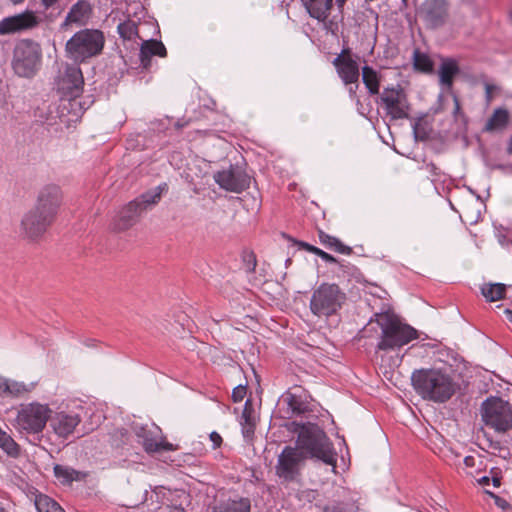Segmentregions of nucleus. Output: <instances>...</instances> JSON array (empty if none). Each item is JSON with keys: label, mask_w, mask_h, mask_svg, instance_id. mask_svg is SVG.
<instances>
[{"label": "nucleus", "mask_w": 512, "mask_h": 512, "mask_svg": "<svg viewBox=\"0 0 512 512\" xmlns=\"http://www.w3.org/2000/svg\"><path fill=\"white\" fill-rule=\"evenodd\" d=\"M92 12L91 5L86 0H78L72 5L65 18V24L79 23L82 24Z\"/></svg>", "instance_id": "nucleus-27"}, {"label": "nucleus", "mask_w": 512, "mask_h": 512, "mask_svg": "<svg viewBox=\"0 0 512 512\" xmlns=\"http://www.w3.org/2000/svg\"><path fill=\"white\" fill-rule=\"evenodd\" d=\"M117 31L123 41H132L137 43L138 39L142 40V37L139 35L138 25L134 20L126 19L125 21L120 22L117 26Z\"/></svg>", "instance_id": "nucleus-32"}, {"label": "nucleus", "mask_w": 512, "mask_h": 512, "mask_svg": "<svg viewBox=\"0 0 512 512\" xmlns=\"http://www.w3.org/2000/svg\"><path fill=\"white\" fill-rule=\"evenodd\" d=\"M297 448L310 455L312 458L321 460L327 465L336 468V453L333 445L325 432L317 425L308 423L301 427L298 438Z\"/></svg>", "instance_id": "nucleus-3"}, {"label": "nucleus", "mask_w": 512, "mask_h": 512, "mask_svg": "<svg viewBox=\"0 0 512 512\" xmlns=\"http://www.w3.org/2000/svg\"><path fill=\"white\" fill-rule=\"evenodd\" d=\"M166 55L167 50L161 41L154 39H142L139 58L143 68L148 69L150 67L152 56L166 57Z\"/></svg>", "instance_id": "nucleus-22"}, {"label": "nucleus", "mask_w": 512, "mask_h": 512, "mask_svg": "<svg viewBox=\"0 0 512 512\" xmlns=\"http://www.w3.org/2000/svg\"><path fill=\"white\" fill-rule=\"evenodd\" d=\"M36 387L35 382L24 383L8 379V389L6 397H22L34 390Z\"/></svg>", "instance_id": "nucleus-33"}, {"label": "nucleus", "mask_w": 512, "mask_h": 512, "mask_svg": "<svg viewBox=\"0 0 512 512\" xmlns=\"http://www.w3.org/2000/svg\"><path fill=\"white\" fill-rule=\"evenodd\" d=\"M54 222L34 208L27 211L21 220L22 235L32 241L40 239Z\"/></svg>", "instance_id": "nucleus-16"}, {"label": "nucleus", "mask_w": 512, "mask_h": 512, "mask_svg": "<svg viewBox=\"0 0 512 512\" xmlns=\"http://www.w3.org/2000/svg\"><path fill=\"white\" fill-rule=\"evenodd\" d=\"M375 322L381 329L376 349L394 351L409 344L418 338V331L412 326L403 323L394 313L389 311L377 312L370 319L368 325Z\"/></svg>", "instance_id": "nucleus-2"}, {"label": "nucleus", "mask_w": 512, "mask_h": 512, "mask_svg": "<svg viewBox=\"0 0 512 512\" xmlns=\"http://www.w3.org/2000/svg\"><path fill=\"white\" fill-rule=\"evenodd\" d=\"M50 414L48 405L38 402L22 404L15 419L16 427L28 434L40 433L45 428Z\"/></svg>", "instance_id": "nucleus-8"}, {"label": "nucleus", "mask_w": 512, "mask_h": 512, "mask_svg": "<svg viewBox=\"0 0 512 512\" xmlns=\"http://www.w3.org/2000/svg\"><path fill=\"white\" fill-rule=\"evenodd\" d=\"M14 4H18V3H21L23 2L24 0H11Z\"/></svg>", "instance_id": "nucleus-59"}, {"label": "nucleus", "mask_w": 512, "mask_h": 512, "mask_svg": "<svg viewBox=\"0 0 512 512\" xmlns=\"http://www.w3.org/2000/svg\"><path fill=\"white\" fill-rule=\"evenodd\" d=\"M319 512H357L358 506L352 499L331 500L326 504H316Z\"/></svg>", "instance_id": "nucleus-30"}, {"label": "nucleus", "mask_w": 512, "mask_h": 512, "mask_svg": "<svg viewBox=\"0 0 512 512\" xmlns=\"http://www.w3.org/2000/svg\"><path fill=\"white\" fill-rule=\"evenodd\" d=\"M316 255L319 256L326 263L334 264V263L338 262L337 259L333 255L321 250L320 248L318 249Z\"/></svg>", "instance_id": "nucleus-43"}, {"label": "nucleus", "mask_w": 512, "mask_h": 512, "mask_svg": "<svg viewBox=\"0 0 512 512\" xmlns=\"http://www.w3.org/2000/svg\"><path fill=\"white\" fill-rule=\"evenodd\" d=\"M294 244L297 245L299 248L304 249L310 253L317 254L318 247L313 246L309 243L303 242V241H294Z\"/></svg>", "instance_id": "nucleus-44"}, {"label": "nucleus", "mask_w": 512, "mask_h": 512, "mask_svg": "<svg viewBox=\"0 0 512 512\" xmlns=\"http://www.w3.org/2000/svg\"><path fill=\"white\" fill-rule=\"evenodd\" d=\"M367 332H368V329H367V327H365V328H364V330H363V333H364L363 337H365V336H366V333H367Z\"/></svg>", "instance_id": "nucleus-60"}, {"label": "nucleus", "mask_w": 512, "mask_h": 512, "mask_svg": "<svg viewBox=\"0 0 512 512\" xmlns=\"http://www.w3.org/2000/svg\"><path fill=\"white\" fill-rule=\"evenodd\" d=\"M412 128L416 140L426 141L429 138L430 133L427 123L422 118L415 121Z\"/></svg>", "instance_id": "nucleus-38"}, {"label": "nucleus", "mask_w": 512, "mask_h": 512, "mask_svg": "<svg viewBox=\"0 0 512 512\" xmlns=\"http://www.w3.org/2000/svg\"><path fill=\"white\" fill-rule=\"evenodd\" d=\"M313 19L324 22L330 16L335 0H300Z\"/></svg>", "instance_id": "nucleus-23"}, {"label": "nucleus", "mask_w": 512, "mask_h": 512, "mask_svg": "<svg viewBox=\"0 0 512 512\" xmlns=\"http://www.w3.org/2000/svg\"><path fill=\"white\" fill-rule=\"evenodd\" d=\"M81 418L74 412H58L51 419V426L54 432L60 437H67L78 426Z\"/></svg>", "instance_id": "nucleus-21"}, {"label": "nucleus", "mask_w": 512, "mask_h": 512, "mask_svg": "<svg viewBox=\"0 0 512 512\" xmlns=\"http://www.w3.org/2000/svg\"><path fill=\"white\" fill-rule=\"evenodd\" d=\"M411 382L416 393L422 399L435 403L447 402L456 392L457 384L445 370L421 368L414 370Z\"/></svg>", "instance_id": "nucleus-1"}, {"label": "nucleus", "mask_w": 512, "mask_h": 512, "mask_svg": "<svg viewBox=\"0 0 512 512\" xmlns=\"http://www.w3.org/2000/svg\"><path fill=\"white\" fill-rule=\"evenodd\" d=\"M306 495L308 498H310V496L314 497L315 491H308V492H306Z\"/></svg>", "instance_id": "nucleus-58"}, {"label": "nucleus", "mask_w": 512, "mask_h": 512, "mask_svg": "<svg viewBox=\"0 0 512 512\" xmlns=\"http://www.w3.org/2000/svg\"><path fill=\"white\" fill-rule=\"evenodd\" d=\"M463 463L466 468H473L476 464V458L474 456H466L463 459Z\"/></svg>", "instance_id": "nucleus-49"}, {"label": "nucleus", "mask_w": 512, "mask_h": 512, "mask_svg": "<svg viewBox=\"0 0 512 512\" xmlns=\"http://www.w3.org/2000/svg\"><path fill=\"white\" fill-rule=\"evenodd\" d=\"M250 405V400H247L245 403V407L243 409L242 415H241V421L240 423H254V419L252 417V409L248 406Z\"/></svg>", "instance_id": "nucleus-40"}, {"label": "nucleus", "mask_w": 512, "mask_h": 512, "mask_svg": "<svg viewBox=\"0 0 512 512\" xmlns=\"http://www.w3.org/2000/svg\"><path fill=\"white\" fill-rule=\"evenodd\" d=\"M484 424L496 432L503 433L512 428V409L507 401L499 397L487 398L481 405Z\"/></svg>", "instance_id": "nucleus-7"}, {"label": "nucleus", "mask_w": 512, "mask_h": 512, "mask_svg": "<svg viewBox=\"0 0 512 512\" xmlns=\"http://www.w3.org/2000/svg\"><path fill=\"white\" fill-rule=\"evenodd\" d=\"M414 66L423 72H431L433 69L431 59L426 54L418 51L414 53Z\"/></svg>", "instance_id": "nucleus-37"}, {"label": "nucleus", "mask_w": 512, "mask_h": 512, "mask_svg": "<svg viewBox=\"0 0 512 512\" xmlns=\"http://www.w3.org/2000/svg\"><path fill=\"white\" fill-rule=\"evenodd\" d=\"M349 91H350V93H355V91H354V89L352 87L350 88Z\"/></svg>", "instance_id": "nucleus-61"}, {"label": "nucleus", "mask_w": 512, "mask_h": 512, "mask_svg": "<svg viewBox=\"0 0 512 512\" xmlns=\"http://www.w3.org/2000/svg\"><path fill=\"white\" fill-rule=\"evenodd\" d=\"M63 199V192L60 186L46 184L39 189L32 208L55 222L63 204Z\"/></svg>", "instance_id": "nucleus-13"}, {"label": "nucleus", "mask_w": 512, "mask_h": 512, "mask_svg": "<svg viewBox=\"0 0 512 512\" xmlns=\"http://www.w3.org/2000/svg\"><path fill=\"white\" fill-rule=\"evenodd\" d=\"M454 104H455L454 113L456 114L460 111V103L456 96L454 97Z\"/></svg>", "instance_id": "nucleus-53"}, {"label": "nucleus", "mask_w": 512, "mask_h": 512, "mask_svg": "<svg viewBox=\"0 0 512 512\" xmlns=\"http://www.w3.org/2000/svg\"><path fill=\"white\" fill-rule=\"evenodd\" d=\"M485 98L487 103H490L493 99V92L498 89L497 86L489 83H485Z\"/></svg>", "instance_id": "nucleus-45"}, {"label": "nucleus", "mask_w": 512, "mask_h": 512, "mask_svg": "<svg viewBox=\"0 0 512 512\" xmlns=\"http://www.w3.org/2000/svg\"><path fill=\"white\" fill-rule=\"evenodd\" d=\"M349 53V49L342 50V52L333 59L332 64L345 85L356 84V87H358L360 76L359 66Z\"/></svg>", "instance_id": "nucleus-18"}, {"label": "nucleus", "mask_w": 512, "mask_h": 512, "mask_svg": "<svg viewBox=\"0 0 512 512\" xmlns=\"http://www.w3.org/2000/svg\"><path fill=\"white\" fill-rule=\"evenodd\" d=\"M39 24V18L32 11L5 17L0 21V35H9L32 29Z\"/></svg>", "instance_id": "nucleus-17"}, {"label": "nucleus", "mask_w": 512, "mask_h": 512, "mask_svg": "<svg viewBox=\"0 0 512 512\" xmlns=\"http://www.w3.org/2000/svg\"><path fill=\"white\" fill-rule=\"evenodd\" d=\"M166 189L167 185L164 183L130 201L114 218L112 229L120 232L135 225L143 212L160 201L162 192Z\"/></svg>", "instance_id": "nucleus-4"}, {"label": "nucleus", "mask_w": 512, "mask_h": 512, "mask_svg": "<svg viewBox=\"0 0 512 512\" xmlns=\"http://www.w3.org/2000/svg\"><path fill=\"white\" fill-rule=\"evenodd\" d=\"M58 1L59 0H41L42 5L45 7V9H49L50 7H52Z\"/></svg>", "instance_id": "nucleus-51"}, {"label": "nucleus", "mask_w": 512, "mask_h": 512, "mask_svg": "<svg viewBox=\"0 0 512 512\" xmlns=\"http://www.w3.org/2000/svg\"><path fill=\"white\" fill-rule=\"evenodd\" d=\"M57 86L61 96L69 101L71 108L77 106L81 112L87 109V107H83L86 102L83 103L79 99L84 86V78L79 66L66 65L59 75Z\"/></svg>", "instance_id": "nucleus-9"}, {"label": "nucleus", "mask_w": 512, "mask_h": 512, "mask_svg": "<svg viewBox=\"0 0 512 512\" xmlns=\"http://www.w3.org/2000/svg\"><path fill=\"white\" fill-rule=\"evenodd\" d=\"M508 122V110L502 107L496 108L491 117L487 120L483 131L493 132L496 130H502L508 125Z\"/></svg>", "instance_id": "nucleus-29"}, {"label": "nucleus", "mask_w": 512, "mask_h": 512, "mask_svg": "<svg viewBox=\"0 0 512 512\" xmlns=\"http://www.w3.org/2000/svg\"><path fill=\"white\" fill-rule=\"evenodd\" d=\"M8 389V379L0 376V396L6 397Z\"/></svg>", "instance_id": "nucleus-48"}, {"label": "nucleus", "mask_w": 512, "mask_h": 512, "mask_svg": "<svg viewBox=\"0 0 512 512\" xmlns=\"http://www.w3.org/2000/svg\"><path fill=\"white\" fill-rule=\"evenodd\" d=\"M495 500V504L497 507L501 508L502 510L507 509L510 505L509 503L502 497L496 496L494 494H491Z\"/></svg>", "instance_id": "nucleus-47"}, {"label": "nucleus", "mask_w": 512, "mask_h": 512, "mask_svg": "<svg viewBox=\"0 0 512 512\" xmlns=\"http://www.w3.org/2000/svg\"><path fill=\"white\" fill-rule=\"evenodd\" d=\"M506 286L501 283L487 284L481 289L487 301L494 302L503 298Z\"/></svg>", "instance_id": "nucleus-35"}, {"label": "nucleus", "mask_w": 512, "mask_h": 512, "mask_svg": "<svg viewBox=\"0 0 512 512\" xmlns=\"http://www.w3.org/2000/svg\"><path fill=\"white\" fill-rule=\"evenodd\" d=\"M504 313H505V315H506L507 320H508L510 323H512V310H510V309H505V310H504Z\"/></svg>", "instance_id": "nucleus-54"}, {"label": "nucleus", "mask_w": 512, "mask_h": 512, "mask_svg": "<svg viewBox=\"0 0 512 512\" xmlns=\"http://www.w3.org/2000/svg\"><path fill=\"white\" fill-rule=\"evenodd\" d=\"M214 181L225 191L241 193L250 185V177L239 166L230 165L213 175Z\"/></svg>", "instance_id": "nucleus-14"}, {"label": "nucleus", "mask_w": 512, "mask_h": 512, "mask_svg": "<svg viewBox=\"0 0 512 512\" xmlns=\"http://www.w3.org/2000/svg\"><path fill=\"white\" fill-rule=\"evenodd\" d=\"M171 512H184V510L182 508L174 507L173 509H171Z\"/></svg>", "instance_id": "nucleus-57"}, {"label": "nucleus", "mask_w": 512, "mask_h": 512, "mask_svg": "<svg viewBox=\"0 0 512 512\" xmlns=\"http://www.w3.org/2000/svg\"><path fill=\"white\" fill-rule=\"evenodd\" d=\"M54 475L62 485H71L73 482H80L86 479L88 474L76 470L67 465L56 464L53 468Z\"/></svg>", "instance_id": "nucleus-25"}, {"label": "nucleus", "mask_w": 512, "mask_h": 512, "mask_svg": "<svg viewBox=\"0 0 512 512\" xmlns=\"http://www.w3.org/2000/svg\"><path fill=\"white\" fill-rule=\"evenodd\" d=\"M282 402L286 403L287 408V417H291L292 415H300L309 410V403L307 402L306 395L301 393H292L286 392L282 396Z\"/></svg>", "instance_id": "nucleus-24"}, {"label": "nucleus", "mask_w": 512, "mask_h": 512, "mask_svg": "<svg viewBox=\"0 0 512 512\" xmlns=\"http://www.w3.org/2000/svg\"><path fill=\"white\" fill-rule=\"evenodd\" d=\"M347 0H335V4L338 6V8H343L344 4Z\"/></svg>", "instance_id": "nucleus-56"}, {"label": "nucleus", "mask_w": 512, "mask_h": 512, "mask_svg": "<svg viewBox=\"0 0 512 512\" xmlns=\"http://www.w3.org/2000/svg\"><path fill=\"white\" fill-rule=\"evenodd\" d=\"M449 8L447 0H425L419 9V16L428 28L437 29L446 24Z\"/></svg>", "instance_id": "nucleus-15"}, {"label": "nucleus", "mask_w": 512, "mask_h": 512, "mask_svg": "<svg viewBox=\"0 0 512 512\" xmlns=\"http://www.w3.org/2000/svg\"><path fill=\"white\" fill-rule=\"evenodd\" d=\"M318 237L320 243L329 250L344 255H350L352 253V248L343 244L337 237L331 236L323 231H319Z\"/></svg>", "instance_id": "nucleus-31"}, {"label": "nucleus", "mask_w": 512, "mask_h": 512, "mask_svg": "<svg viewBox=\"0 0 512 512\" xmlns=\"http://www.w3.org/2000/svg\"><path fill=\"white\" fill-rule=\"evenodd\" d=\"M105 38L97 29H83L76 32L66 43V52L69 58L76 62H83L100 54L103 50Z\"/></svg>", "instance_id": "nucleus-5"}, {"label": "nucleus", "mask_w": 512, "mask_h": 512, "mask_svg": "<svg viewBox=\"0 0 512 512\" xmlns=\"http://www.w3.org/2000/svg\"><path fill=\"white\" fill-rule=\"evenodd\" d=\"M491 480L494 487H499L501 485V477L498 475V473H495Z\"/></svg>", "instance_id": "nucleus-50"}, {"label": "nucleus", "mask_w": 512, "mask_h": 512, "mask_svg": "<svg viewBox=\"0 0 512 512\" xmlns=\"http://www.w3.org/2000/svg\"><path fill=\"white\" fill-rule=\"evenodd\" d=\"M346 301L345 293L336 284L322 283L312 293L310 311L318 318L336 315Z\"/></svg>", "instance_id": "nucleus-6"}, {"label": "nucleus", "mask_w": 512, "mask_h": 512, "mask_svg": "<svg viewBox=\"0 0 512 512\" xmlns=\"http://www.w3.org/2000/svg\"><path fill=\"white\" fill-rule=\"evenodd\" d=\"M460 72L458 63L452 58H445L439 67V81L446 89H451L454 77Z\"/></svg>", "instance_id": "nucleus-26"}, {"label": "nucleus", "mask_w": 512, "mask_h": 512, "mask_svg": "<svg viewBox=\"0 0 512 512\" xmlns=\"http://www.w3.org/2000/svg\"><path fill=\"white\" fill-rule=\"evenodd\" d=\"M0 448L11 457H17L20 453L19 445L4 430L0 428Z\"/></svg>", "instance_id": "nucleus-36"}, {"label": "nucleus", "mask_w": 512, "mask_h": 512, "mask_svg": "<svg viewBox=\"0 0 512 512\" xmlns=\"http://www.w3.org/2000/svg\"><path fill=\"white\" fill-rule=\"evenodd\" d=\"M381 103L386 115L391 120L406 119L409 117L410 104L407 95L400 85L386 87L380 95Z\"/></svg>", "instance_id": "nucleus-12"}, {"label": "nucleus", "mask_w": 512, "mask_h": 512, "mask_svg": "<svg viewBox=\"0 0 512 512\" xmlns=\"http://www.w3.org/2000/svg\"><path fill=\"white\" fill-rule=\"evenodd\" d=\"M479 484L485 486L490 483V478L488 476H483L478 480Z\"/></svg>", "instance_id": "nucleus-52"}, {"label": "nucleus", "mask_w": 512, "mask_h": 512, "mask_svg": "<svg viewBox=\"0 0 512 512\" xmlns=\"http://www.w3.org/2000/svg\"><path fill=\"white\" fill-rule=\"evenodd\" d=\"M34 505L38 512H65L64 509L47 495H37Z\"/></svg>", "instance_id": "nucleus-34"}, {"label": "nucleus", "mask_w": 512, "mask_h": 512, "mask_svg": "<svg viewBox=\"0 0 512 512\" xmlns=\"http://www.w3.org/2000/svg\"><path fill=\"white\" fill-rule=\"evenodd\" d=\"M0 512H5L4 509L0 506Z\"/></svg>", "instance_id": "nucleus-62"}, {"label": "nucleus", "mask_w": 512, "mask_h": 512, "mask_svg": "<svg viewBox=\"0 0 512 512\" xmlns=\"http://www.w3.org/2000/svg\"><path fill=\"white\" fill-rule=\"evenodd\" d=\"M507 153L512 155V136L510 137L507 145Z\"/></svg>", "instance_id": "nucleus-55"}, {"label": "nucleus", "mask_w": 512, "mask_h": 512, "mask_svg": "<svg viewBox=\"0 0 512 512\" xmlns=\"http://www.w3.org/2000/svg\"><path fill=\"white\" fill-rule=\"evenodd\" d=\"M242 425V433L245 438H248L253 435L254 433V426L255 423H241Z\"/></svg>", "instance_id": "nucleus-46"}, {"label": "nucleus", "mask_w": 512, "mask_h": 512, "mask_svg": "<svg viewBox=\"0 0 512 512\" xmlns=\"http://www.w3.org/2000/svg\"><path fill=\"white\" fill-rule=\"evenodd\" d=\"M133 430L136 436L141 439V444L147 453H156L162 450H176V447L165 441L163 437H161L160 440H157V437L154 435V431L146 426L135 424L133 426Z\"/></svg>", "instance_id": "nucleus-19"}, {"label": "nucleus", "mask_w": 512, "mask_h": 512, "mask_svg": "<svg viewBox=\"0 0 512 512\" xmlns=\"http://www.w3.org/2000/svg\"><path fill=\"white\" fill-rule=\"evenodd\" d=\"M252 504L249 497L238 494L221 496L215 500L212 512H251Z\"/></svg>", "instance_id": "nucleus-20"}, {"label": "nucleus", "mask_w": 512, "mask_h": 512, "mask_svg": "<svg viewBox=\"0 0 512 512\" xmlns=\"http://www.w3.org/2000/svg\"><path fill=\"white\" fill-rule=\"evenodd\" d=\"M306 455L297 447L285 446L278 455L275 466L276 475L286 482L295 481L299 475Z\"/></svg>", "instance_id": "nucleus-11"}, {"label": "nucleus", "mask_w": 512, "mask_h": 512, "mask_svg": "<svg viewBox=\"0 0 512 512\" xmlns=\"http://www.w3.org/2000/svg\"><path fill=\"white\" fill-rule=\"evenodd\" d=\"M40 59L39 45L31 40H22L14 49L13 69L21 77H32L38 69Z\"/></svg>", "instance_id": "nucleus-10"}, {"label": "nucleus", "mask_w": 512, "mask_h": 512, "mask_svg": "<svg viewBox=\"0 0 512 512\" xmlns=\"http://www.w3.org/2000/svg\"><path fill=\"white\" fill-rule=\"evenodd\" d=\"M244 261L246 262V270L247 272H252L256 267V258L253 253L246 254L244 256Z\"/></svg>", "instance_id": "nucleus-41"}, {"label": "nucleus", "mask_w": 512, "mask_h": 512, "mask_svg": "<svg viewBox=\"0 0 512 512\" xmlns=\"http://www.w3.org/2000/svg\"><path fill=\"white\" fill-rule=\"evenodd\" d=\"M210 441L212 442V448L218 449L223 443V439L219 433L213 431L209 435Z\"/></svg>", "instance_id": "nucleus-42"}, {"label": "nucleus", "mask_w": 512, "mask_h": 512, "mask_svg": "<svg viewBox=\"0 0 512 512\" xmlns=\"http://www.w3.org/2000/svg\"><path fill=\"white\" fill-rule=\"evenodd\" d=\"M381 75L373 67H362V81L370 95H377L380 91Z\"/></svg>", "instance_id": "nucleus-28"}, {"label": "nucleus", "mask_w": 512, "mask_h": 512, "mask_svg": "<svg viewBox=\"0 0 512 512\" xmlns=\"http://www.w3.org/2000/svg\"><path fill=\"white\" fill-rule=\"evenodd\" d=\"M246 395V386L238 385L232 391L233 402H241Z\"/></svg>", "instance_id": "nucleus-39"}]
</instances>
